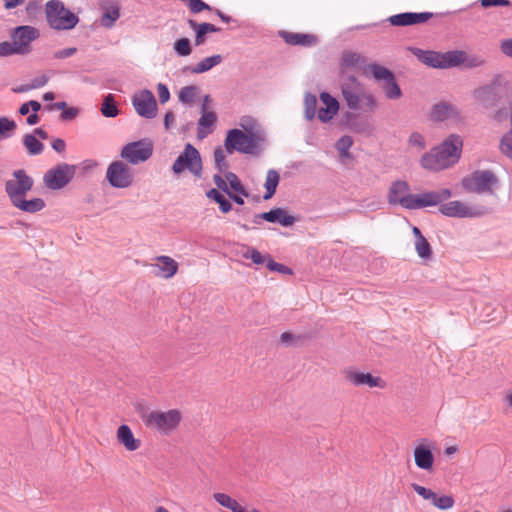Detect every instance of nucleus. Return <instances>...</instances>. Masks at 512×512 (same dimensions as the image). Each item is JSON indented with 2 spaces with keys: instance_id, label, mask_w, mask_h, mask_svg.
I'll return each instance as SVG.
<instances>
[{
  "instance_id": "4",
  "label": "nucleus",
  "mask_w": 512,
  "mask_h": 512,
  "mask_svg": "<svg viewBox=\"0 0 512 512\" xmlns=\"http://www.w3.org/2000/svg\"><path fill=\"white\" fill-rule=\"evenodd\" d=\"M473 98L484 109L501 108L495 115L498 118L501 110H506V104L512 102V83L497 74L489 83L476 88Z\"/></svg>"
},
{
  "instance_id": "32",
  "label": "nucleus",
  "mask_w": 512,
  "mask_h": 512,
  "mask_svg": "<svg viewBox=\"0 0 512 512\" xmlns=\"http://www.w3.org/2000/svg\"><path fill=\"white\" fill-rule=\"evenodd\" d=\"M279 181H280L279 173L274 169L268 170L267 175H266V181L264 184V187L266 189V191L263 195L264 200H269L274 196L277 186L279 184Z\"/></svg>"
},
{
  "instance_id": "29",
  "label": "nucleus",
  "mask_w": 512,
  "mask_h": 512,
  "mask_svg": "<svg viewBox=\"0 0 512 512\" xmlns=\"http://www.w3.org/2000/svg\"><path fill=\"white\" fill-rule=\"evenodd\" d=\"M289 45H299L311 47L318 43V37L315 34H279Z\"/></svg>"
},
{
  "instance_id": "62",
  "label": "nucleus",
  "mask_w": 512,
  "mask_h": 512,
  "mask_svg": "<svg viewBox=\"0 0 512 512\" xmlns=\"http://www.w3.org/2000/svg\"><path fill=\"white\" fill-rule=\"evenodd\" d=\"M76 52V47H68L54 52L53 57L55 59H65L73 56Z\"/></svg>"
},
{
  "instance_id": "61",
  "label": "nucleus",
  "mask_w": 512,
  "mask_h": 512,
  "mask_svg": "<svg viewBox=\"0 0 512 512\" xmlns=\"http://www.w3.org/2000/svg\"><path fill=\"white\" fill-rule=\"evenodd\" d=\"M157 90H158V96H159L160 103L164 104V103L168 102L170 99V91H169L168 87L163 83H159L157 85Z\"/></svg>"
},
{
  "instance_id": "38",
  "label": "nucleus",
  "mask_w": 512,
  "mask_h": 512,
  "mask_svg": "<svg viewBox=\"0 0 512 512\" xmlns=\"http://www.w3.org/2000/svg\"><path fill=\"white\" fill-rule=\"evenodd\" d=\"M317 110V98L316 95L311 92H306L304 96V117L308 121H312L315 118Z\"/></svg>"
},
{
  "instance_id": "10",
  "label": "nucleus",
  "mask_w": 512,
  "mask_h": 512,
  "mask_svg": "<svg viewBox=\"0 0 512 512\" xmlns=\"http://www.w3.org/2000/svg\"><path fill=\"white\" fill-rule=\"evenodd\" d=\"M367 70L377 83H382L381 87L387 99L397 100L401 98L402 90L390 69L377 63H371L368 65Z\"/></svg>"
},
{
  "instance_id": "14",
  "label": "nucleus",
  "mask_w": 512,
  "mask_h": 512,
  "mask_svg": "<svg viewBox=\"0 0 512 512\" xmlns=\"http://www.w3.org/2000/svg\"><path fill=\"white\" fill-rule=\"evenodd\" d=\"M153 154V144L148 139L129 142L121 149L120 156L127 163L137 165L147 161Z\"/></svg>"
},
{
  "instance_id": "57",
  "label": "nucleus",
  "mask_w": 512,
  "mask_h": 512,
  "mask_svg": "<svg viewBox=\"0 0 512 512\" xmlns=\"http://www.w3.org/2000/svg\"><path fill=\"white\" fill-rule=\"evenodd\" d=\"M337 113L338 112L332 110L331 108L320 107L317 111V116L321 122L327 123L331 121Z\"/></svg>"
},
{
  "instance_id": "23",
  "label": "nucleus",
  "mask_w": 512,
  "mask_h": 512,
  "mask_svg": "<svg viewBox=\"0 0 512 512\" xmlns=\"http://www.w3.org/2000/svg\"><path fill=\"white\" fill-rule=\"evenodd\" d=\"M409 184L403 180H397L393 182L390 186L388 192V202L389 204L395 205L399 204L403 208L407 209V204L403 202L405 198H408L410 193Z\"/></svg>"
},
{
  "instance_id": "42",
  "label": "nucleus",
  "mask_w": 512,
  "mask_h": 512,
  "mask_svg": "<svg viewBox=\"0 0 512 512\" xmlns=\"http://www.w3.org/2000/svg\"><path fill=\"white\" fill-rule=\"evenodd\" d=\"M415 250L423 260H430L433 256L432 247L426 238L415 241Z\"/></svg>"
},
{
  "instance_id": "30",
  "label": "nucleus",
  "mask_w": 512,
  "mask_h": 512,
  "mask_svg": "<svg viewBox=\"0 0 512 512\" xmlns=\"http://www.w3.org/2000/svg\"><path fill=\"white\" fill-rule=\"evenodd\" d=\"M155 267L161 272L160 275L166 279L173 277L178 270V263L169 256H159Z\"/></svg>"
},
{
  "instance_id": "41",
  "label": "nucleus",
  "mask_w": 512,
  "mask_h": 512,
  "mask_svg": "<svg viewBox=\"0 0 512 512\" xmlns=\"http://www.w3.org/2000/svg\"><path fill=\"white\" fill-rule=\"evenodd\" d=\"M225 178H226L227 182L229 183L230 188L235 193L240 194L244 197L249 196L248 191L246 190V188L244 187V185L241 183L238 176L234 172H231V171L226 172Z\"/></svg>"
},
{
  "instance_id": "1",
  "label": "nucleus",
  "mask_w": 512,
  "mask_h": 512,
  "mask_svg": "<svg viewBox=\"0 0 512 512\" xmlns=\"http://www.w3.org/2000/svg\"><path fill=\"white\" fill-rule=\"evenodd\" d=\"M462 147V138L457 134H450L438 146L425 152L420 159V164L429 171L445 170L459 161Z\"/></svg>"
},
{
  "instance_id": "22",
  "label": "nucleus",
  "mask_w": 512,
  "mask_h": 512,
  "mask_svg": "<svg viewBox=\"0 0 512 512\" xmlns=\"http://www.w3.org/2000/svg\"><path fill=\"white\" fill-rule=\"evenodd\" d=\"M209 101V95H206L204 98V102L201 107V117L198 121V131L197 136L199 139L205 138L209 133L212 132V127L214 126L217 116L214 112L206 111V103Z\"/></svg>"
},
{
  "instance_id": "17",
  "label": "nucleus",
  "mask_w": 512,
  "mask_h": 512,
  "mask_svg": "<svg viewBox=\"0 0 512 512\" xmlns=\"http://www.w3.org/2000/svg\"><path fill=\"white\" fill-rule=\"evenodd\" d=\"M13 41L0 43V57L11 55H25L31 51V42L35 41L40 34H11Z\"/></svg>"
},
{
  "instance_id": "2",
  "label": "nucleus",
  "mask_w": 512,
  "mask_h": 512,
  "mask_svg": "<svg viewBox=\"0 0 512 512\" xmlns=\"http://www.w3.org/2000/svg\"><path fill=\"white\" fill-rule=\"evenodd\" d=\"M449 13H432V12H402L388 17L379 23H371L356 27V29L380 28L385 29L390 26L408 27L418 24L428 23L432 29H449Z\"/></svg>"
},
{
  "instance_id": "26",
  "label": "nucleus",
  "mask_w": 512,
  "mask_h": 512,
  "mask_svg": "<svg viewBox=\"0 0 512 512\" xmlns=\"http://www.w3.org/2000/svg\"><path fill=\"white\" fill-rule=\"evenodd\" d=\"M117 440L128 451H135L141 446V441L134 437L131 428L126 424H122L118 427Z\"/></svg>"
},
{
  "instance_id": "63",
  "label": "nucleus",
  "mask_w": 512,
  "mask_h": 512,
  "mask_svg": "<svg viewBox=\"0 0 512 512\" xmlns=\"http://www.w3.org/2000/svg\"><path fill=\"white\" fill-rule=\"evenodd\" d=\"M213 182L215 183V185H216V187H217L216 189L221 190V191H223L224 193H227V192L230 190V189H229V186H228V184H227V180H226V178L224 179V178L220 175V173L215 174V175L213 176Z\"/></svg>"
},
{
  "instance_id": "49",
  "label": "nucleus",
  "mask_w": 512,
  "mask_h": 512,
  "mask_svg": "<svg viewBox=\"0 0 512 512\" xmlns=\"http://www.w3.org/2000/svg\"><path fill=\"white\" fill-rule=\"evenodd\" d=\"M499 148L505 156L512 158V129L502 136Z\"/></svg>"
},
{
  "instance_id": "59",
  "label": "nucleus",
  "mask_w": 512,
  "mask_h": 512,
  "mask_svg": "<svg viewBox=\"0 0 512 512\" xmlns=\"http://www.w3.org/2000/svg\"><path fill=\"white\" fill-rule=\"evenodd\" d=\"M480 3L483 8H491L498 6L504 7L511 5L510 0H480Z\"/></svg>"
},
{
  "instance_id": "51",
  "label": "nucleus",
  "mask_w": 512,
  "mask_h": 512,
  "mask_svg": "<svg viewBox=\"0 0 512 512\" xmlns=\"http://www.w3.org/2000/svg\"><path fill=\"white\" fill-rule=\"evenodd\" d=\"M319 98L325 107L331 108L332 110H334L336 112L339 111V108H340L339 102L330 93L325 92V91L321 92L319 95Z\"/></svg>"
},
{
  "instance_id": "21",
  "label": "nucleus",
  "mask_w": 512,
  "mask_h": 512,
  "mask_svg": "<svg viewBox=\"0 0 512 512\" xmlns=\"http://www.w3.org/2000/svg\"><path fill=\"white\" fill-rule=\"evenodd\" d=\"M415 465L425 471H432L435 461L433 454V446L426 444H419L413 451Z\"/></svg>"
},
{
  "instance_id": "58",
  "label": "nucleus",
  "mask_w": 512,
  "mask_h": 512,
  "mask_svg": "<svg viewBox=\"0 0 512 512\" xmlns=\"http://www.w3.org/2000/svg\"><path fill=\"white\" fill-rule=\"evenodd\" d=\"M240 126L243 129L242 131H245V132H247V130L258 131L256 129L257 121L251 116H243L240 120Z\"/></svg>"
},
{
  "instance_id": "28",
  "label": "nucleus",
  "mask_w": 512,
  "mask_h": 512,
  "mask_svg": "<svg viewBox=\"0 0 512 512\" xmlns=\"http://www.w3.org/2000/svg\"><path fill=\"white\" fill-rule=\"evenodd\" d=\"M102 16L100 25L105 29H111L115 22L120 18V7L117 4L101 5Z\"/></svg>"
},
{
  "instance_id": "44",
  "label": "nucleus",
  "mask_w": 512,
  "mask_h": 512,
  "mask_svg": "<svg viewBox=\"0 0 512 512\" xmlns=\"http://www.w3.org/2000/svg\"><path fill=\"white\" fill-rule=\"evenodd\" d=\"M243 257L246 259H250L256 265H266L267 261L271 256L269 254L263 255L256 248H249L244 254Z\"/></svg>"
},
{
  "instance_id": "12",
  "label": "nucleus",
  "mask_w": 512,
  "mask_h": 512,
  "mask_svg": "<svg viewBox=\"0 0 512 512\" xmlns=\"http://www.w3.org/2000/svg\"><path fill=\"white\" fill-rule=\"evenodd\" d=\"M76 169L74 164L58 163L44 174L43 182L51 190H60L73 180Z\"/></svg>"
},
{
  "instance_id": "24",
  "label": "nucleus",
  "mask_w": 512,
  "mask_h": 512,
  "mask_svg": "<svg viewBox=\"0 0 512 512\" xmlns=\"http://www.w3.org/2000/svg\"><path fill=\"white\" fill-rule=\"evenodd\" d=\"M457 115L458 111L454 105L446 101H440L432 106L429 117L433 122H443Z\"/></svg>"
},
{
  "instance_id": "9",
  "label": "nucleus",
  "mask_w": 512,
  "mask_h": 512,
  "mask_svg": "<svg viewBox=\"0 0 512 512\" xmlns=\"http://www.w3.org/2000/svg\"><path fill=\"white\" fill-rule=\"evenodd\" d=\"M171 170L175 175H180L188 170L194 177L201 178L203 162L199 150L191 143H187L172 164Z\"/></svg>"
},
{
  "instance_id": "50",
  "label": "nucleus",
  "mask_w": 512,
  "mask_h": 512,
  "mask_svg": "<svg viewBox=\"0 0 512 512\" xmlns=\"http://www.w3.org/2000/svg\"><path fill=\"white\" fill-rule=\"evenodd\" d=\"M214 161H215V168L219 171V173H222L227 169L228 164L226 162V156L221 147L215 148Z\"/></svg>"
},
{
  "instance_id": "8",
  "label": "nucleus",
  "mask_w": 512,
  "mask_h": 512,
  "mask_svg": "<svg viewBox=\"0 0 512 512\" xmlns=\"http://www.w3.org/2000/svg\"><path fill=\"white\" fill-rule=\"evenodd\" d=\"M146 427L154 429L163 436H169L177 430L182 414L178 409L168 411H150L143 419Z\"/></svg>"
},
{
  "instance_id": "39",
  "label": "nucleus",
  "mask_w": 512,
  "mask_h": 512,
  "mask_svg": "<svg viewBox=\"0 0 512 512\" xmlns=\"http://www.w3.org/2000/svg\"><path fill=\"white\" fill-rule=\"evenodd\" d=\"M366 62L365 58L360 54L352 51H344L341 57V65L343 67H357Z\"/></svg>"
},
{
  "instance_id": "7",
  "label": "nucleus",
  "mask_w": 512,
  "mask_h": 512,
  "mask_svg": "<svg viewBox=\"0 0 512 512\" xmlns=\"http://www.w3.org/2000/svg\"><path fill=\"white\" fill-rule=\"evenodd\" d=\"M341 92L351 110H359L360 102H363L369 111H374L377 106L374 95L365 93L362 84L354 75H348L342 79Z\"/></svg>"
},
{
  "instance_id": "37",
  "label": "nucleus",
  "mask_w": 512,
  "mask_h": 512,
  "mask_svg": "<svg viewBox=\"0 0 512 512\" xmlns=\"http://www.w3.org/2000/svg\"><path fill=\"white\" fill-rule=\"evenodd\" d=\"M462 57H460V66L463 69H473L480 67L485 64V59L482 56L475 54H468L467 52L461 50Z\"/></svg>"
},
{
  "instance_id": "34",
  "label": "nucleus",
  "mask_w": 512,
  "mask_h": 512,
  "mask_svg": "<svg viewBox=\"0 0 512 512\" xmlns=\"http://www.w3.org/2000/svg\"><path fill=\"white\" fill-rule=\"evenodd\" d=\"M23 145L30 156L40 155L44 150V144L30 133L23 136Z\"/></svg>"
},
{
  "instance_id": "5",
  "label": "nucleus",
  "mask_w": 512,
  "mask_h": 512,
  "mask_svg": "<svg viewBox=\"0 0 512 512\" xmlns=\"http://www.w3.org/2000/svg\"><path fill=\"white\" fill-rule=\"evenodd\" d=\"M266 142V134L264 131H242L233 128L227 131L224 140V147L227 153L232 154L239 152L242 154L259 155Z\"/></svg>"
},
{
  "instance_id": "25",
  "label": "nucleus",
  "mask_w": 512,
  "mask_h": 512,
  "mask_svg": "<svg viewBox=\"0 0 512 512\" xmlns=\"http://www.w3.org/2000/svg\"><path fill=\"white\" fill-rule=\"evenodd\" d=\"M264 217L267 222L278 223L283 227H290L297 221L295 216L289 214L287 209L282 207L270 209Z\"/></svg>"
},
{
  "instance_id": "55",
  "label": "nucleus",
  "mask_w": 512,
  "mask_h": 512,
  "mask_svg": "<svg viewBox=\"0 0 512 512\" xmlns=\"http://www.w3.org/2000/svg\"><path fill=\"white\" fill-rule=\"evenodd\" d=\"M213 498L215 499V501L227 508V509H230L231 510V507L235 504L236 500L231 498L229 495L225 494V493H215L213 495Z\"/></svg>"
},
{
  "instance_id": "47",
  "label": "nucleus",
  "mask_w": 512,
  "mask_h": 512,
  "mask_svg": "<svg viewBox=\"0 0 512 512\" xmlns=\"http://www.w3.org/2000/svg\"><path fill=\"white\" fill-rule=\"evenodd\" d=\"M349 129L356 133L369 134L372 131V125L369 121L362 119L360 116L353 121Z\"/></svg>"
},
{
  "instance_id": "35",
  "label": "nucleus",
  "mask_w": 512,
  "mask_h": 512,
  "mask_svg": "<svg viewBox=\"0 0 512 512\" xmlns=\"http://www.w3.org/2000/svg\"><path fill=\"white\" fill-rule=\"evenodd\" d=\"M206 196L219 205L222 213H228L232 210V204L218 189L211 188L206 192Z\"/></svg>"
},
{
  "instance_id": "13",
  "label": "nucleus",
  "mask_w": 512,
  "mask_h": 512,
  "mask_svg": "<svg viewBox=\"0 0 512 512\" xmlns=\"http://www.w3.org/2000/svg\"><path fill=\"white\" fill-rule=\"evenodd\" d=\"M106 180L113 188H129L134 182L132 168L123 161H113L107 167Z\"/></svg>"
},
{
  "instance_id": "16",
  "label": "nucleus",
  "mask_w": 512,
  "mask_h": 512,
  "mask_svg": "<svg viewBox=\"0 0 512 512\" xmlns=\"http://www.w3.org/2000/svg\"><path fill=\"white\" fill-rule=\"evenodd\" d=\"M439 212L452 218H478L486 215L488 209L482 205L470 207L461 201L455 200L441 204Z\"/></svg>"
},
{
  "instance_id": "6",
  "label": "nucleus",
  "mask_w": 512,
  "mask_h": 512,
  "mask_svg": "<svg viewBox=\"0 0 512 512\" xmlns=\"http://www.w3.org/2000/svg\"><path fill=\"white\" fill-rule=\"evenodd\" d=\"M47 24L53 30L69 31L79 23V17L61 0H49L44 7Z\"/></svg>"
},
{
  "instance_id": "64",
  "label": "nucleus",
  "mask_w": 512,
  "mask_h": 512,
  "mask_svg": "<svg viewBox=\"0 0 512 512\" xmlns=\"http://www.w3.org/2000/svg\"><path fill=\"white\" fill-rule=\"evenodd\" d=\"M300 339V336H295L291 332H283L280 336L281 343H283L285 346H294V341H298Z\"/></svg>"
},
{
  "instance_id": "40",
  "label": "nucleus",
  "mask_w": 512,
  "mask_h": 512,
  "mask_svg": "<svg viewBox=\"0 0 512 512\" xmlns=\"http://www.w3.org/2000/svg\"><path fill=\"white\" fill-rule=\"evenodd\" d=\"M200 89L196 85H188L181 88L179 91V101L183 104H192L195 101V98L199 94Z\"/></svg>"
},
{
  "instance_id": "31",
  "label": "nucleus",
  "mask_w": 512,
  "mask_h": 512,
  "mask_svg": "<svg viewBox=\"0 0 512 512\" xmlns=\"http://www.w3.org/2000/svg\"><path fill=\"white\" fill-rule=\"evenodd\" d=\"M462 55L461 50L440 52V69L459 67Z\"/></svg>"
},
{
  "instance_id": "33",
  "label": "nucleus",
  "mask_w": 512,
  "mask_h": 512,
  "mask_svg": "<svg viewBox=\"0 0 512 512\" xmlns=\"http://www.w3.org/2000/svg\"><path fill=\"white\" fill-rule=\"evenodd\" d=\"M223 58L221 55L216 54L210 57H206L198 62L195 66L191 68V72L195 74H200L209 71L213 67L217 66L222 62Z\"/></svg>"
},
{
  "instance_id": "60",
  "label": "nucleus",
  "mask_w": 512,
  "mask_h": 512,
  "mask_svg": "<svg viewBox=\"0 0 512 512\" xmlns=\"http://www.w3.org/2000/svg\"><path fill=\"white\" fill-rule=\"evenodd\" d=\"M98 165L99 163L96 160L86 159L80 163L81 173L85 175L90 171L94 170L96 167H98Z\"/></svg>"
},
{
  "instance_id": "46",
  "label": "nucleus",
  "mask_w": 512,
  "mask_h": 512,
  "mask_svg": "<svg viewBox=\"0 0 512 512\" xmlns=\"http://www.w3.org/2000/svg\"><path fill=\"white\" fill-rule=\"evenodd\" d=\"M15 129L16 123L14 120H10L6 117H0V139L11 137Z\"/></svg>"
},
{
  "instance_id": "52",
  "label": "nucleus",
  "mask_w": 512,
  "mask_h": 512,
  "mask_svg": "<svg viewBox=\"0 0 512 512\" xmlns=\"http://www.w3.org/2000/svg\"><path fill=\"white\" fill-rule=\"evenodd\" d=\"M267 268L270 271L278 272V273L285 274V275L293 274V271L290 267L274 261V259L272 257L269 258L267 261Z\"/></svg>"
},
{
  "instance_id": "11",
  "label": "nucleus",
  "mask_w": 512,
  "mask_h": 512,
  "mask_svg": "<svg viewBox=\"0 0 512 512\" xmlns=\"http://www.w3.org/2000/svg\"><path fill=\"white\" fill-rule=\"evenodd\" d=\"M497 184L498 179L490 170H476L461 180L462 188L468 193L492 192V187Z\"/></svg>"
},
{
  "instance_id": "27",
  "label": "nucleus",
  "mask_w": 512,
  "mask_h": 512,
  "mask_svg": "<svg viewBox=\"0 0 512 512\" xmlns=\"http://www.w3.org/2000/svg\"><path fill=\"white\" fill-rule=\"evenodd\" d=\"M410 50L424 65L430 68L440 69V52L434 50H423L417 47H412Z\"/></svg>"
},
{
  "instance_id": "45",
  "label": "nucleus",
  "mask_w": 512,
  "mask_h": 512,
  "mask_svg": "<svg viewBox=\"0 0 512 512\" xmlns=\"http://www.w3.org/2000/svg\"><path fill=\"white\" fill-rule=\"evenodd\" d=\"M182 3H184L191 13L197 14L204 10L213 11L214 8L211 7L209 4L205 3L203 0H180Z\"/></svg>"
},
{
  "instance_id": "43",
  "label": "nucleus",
  "mask_w": 512,
  "mask_h": 512,
  "mask_svg": "<svg viewBox=\"0 0 512 512\" xmlns=\"http://www.w3.org/2000/svg\"><path fill=\"white\" fill-rule=\"evenodd\" d=\"M353 145V139L349 135L341 136L335 143L336 150L342 157H350V148Z\"/></svg>"
},
{
  "instance_id": "56",
  "label": "nucleus",
  "mask_w": 512,
  "mask_h": 512,
  "mask_svg": "<svg viewBox=\"0 0 512 512\" xmlns=\"http://www.w3.org/2000/svg\"><path fill=\"white\" fill-rule=\"evenodd\" d=\"M38 112L41 109V104L36 100H30L28 102L23 103L19 108L20 115H27L30 111Z\"/></svg>"
},
{
  "instance_id": "54",
  "label": "nucleus",
  "mask_w": 512,
  "mask_h": 512,
  "mask_svg": "<svg viewBox=\"0 0 512 512\" xmlns=\"http://www.w3.org/2000/svg\"><path fill=\"white\" fill-rule=\"evenodd\" d=\"M215 12L217 14V16L225 23H233L234 25H232L230 27V29L232 30H236V29H248V25H244V24H238V21L234 18H232L231 16L223 13L222 11L218 10V9H215Z\"/></svg>"
},
{
  "instance_id": "15",
  "label": "nucleus",
  "mask_w": 512,
  "mask_h": 512,
  "mask_svg": "<svg viewBox=\"0 0 512 512\" xmlns=\"http://www.w3.org/2000/svg\"><path fill=\"white\" fill-rule=\"evenodd\" d=\"M452 193L444 188L439 191H429L422 194H410L403 202L407 204L408 210H416L424 207L437 206L449 199Z\"/></svg>"
},
{
  "instance_id": "19",
  "label": "nucleus",
  "mask_w": 512,
  "mask_h": 512,
  "mask_svg": "<svg viewBox=\"0 0 512 512\" xmlns=\"http://www.w3.org/2000/svg\"><path fill=\"white\" fill-rule=\"evenodd\" d=\"M411 487L419 496L425 500H429L431 504L439 510L451 509L455 504V500L451 495H439L431 489L416 483H412Z\"/></svg>"
},
{
  "instance_id": "20",
  "label": "nucleus",
  "mask_w": 512,
  "mask_h": 512,
  "mask_svg": "<svg viewBox=\"0 0 512 512\" xmlns=\"http://www.w3.org/2000/svg\"><path fill=\"white\" fill-rule=\"evenodd\" d=\"M345 378L354 386H368L370 388H383L385 386L384 381L380 377L374 376L369 372L347 370L345 371Z\"/></svg>"
},
{
  "instance_id": "53",
  "label": "nucleus",
  "mask_w": 512,
  "mask_h": 512,
  "mask_svg": "<svg viewBox=\"0 0 512 512\" xmlns=\"http://www.w3.org/2000/svg\"><path fill=\"white\" fill-rule=\"evenodd\" d=\"M408 145L417 147L418 150H424L426 148V141L421 133L412 132L408 138Z\"/></svg>"
},
{
  "instance_id": "3",
  "label": "nucleus",
  "mask_w": 512,
  "mask_h": 512,
  "mask_svg": "<svg viewBox=\"0 0 512 512\" xmlns=\"http://www.w3.org/2000/svg\"><path fill=\"white\" fill-rule=\"evenodd\" d=\"M12 175L15 180L5 182V192L11 204L26 213H36L44 209L46 204L42 198H24L33 187V178L24 169L15 170Z\"/></svg>"
},
{
  "instance_id": "18",
  "label": "nucleus",
  "mask_w": 512,
  "mask_h": 512,
  "mask_svg": "<svg viewBox=\"0 0 512 512\" xmlns=\"http://www.w3.org/2000/svg\"><path fill=\"white\" fill-rule=\"evenodd\" d=\"M132 104L137 114L146 119H152L157 115V101L154 94L143 89L132 97Z\"/></svg>"
},
{
  "instance_id": "48",
  "label": "nucleus",
  "mask_w": 512,
  "mask_h": 512,
  "mask_svg": "<svg viewBox=\"0 0 512 512\" xmlns=\"http://www.w3.org/2000/svg\"><path fill=\"white\" fill-rule=\"evenodd\" d=\"M174 50L179 56H188L192 52L191 42L188 38H180L174 43Z\"/></svg>"
},
{
  "instance_id": "36",
  "label": "nucleus",
  "mask_w": 512,
  "mask_h": 512,
  "mask_svg": "<svg viewBox=\"0 0 512 512\" xmlns=\"http://www.w3.org/2000/svg\"><path fill=\"white\" fill-rule=\"evenodd\" d=\"M100 111L106 118H114L119 115V108L115 102L114 95L108 94L104 97Z\"/></svg>"
}]
</instances>
